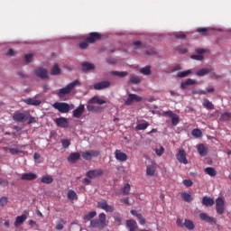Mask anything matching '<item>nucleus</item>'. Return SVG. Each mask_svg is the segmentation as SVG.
<instances>
[{
	"mask_svg": "<svg viewBox=\"0 0 231 231\" xmlns=\"http://www.w3.org/2000/svg\"><path fill=\"white\" fill-rule=\"evenodd\" d=\"M206 174H208V176L214 177L216 176V174H217V172L216 171V169L212 168V167H208L205 170Z\"/></svg>",
	"mask_w": 231,
	"mask_h": 231,
	"instance_id": "c9c22d12",
	"label": "nucleus"
},
{
	"mask_svg": "<svg viewBox=\"0 0 231 231\" xmlns=\"http://www.w3.org/2000/svg\"><path fill=\"white\" fill-rule=\"evenodd\" d=\"M26 219H28V216L26 215H22V216H18L16 217L15 218V221H14V226H21V225H23Z\"/></svg>",
	"mask_w": 231,
	"mask_h": 231,
	"instance_id": "f3484780",
	"label": "nucleus"
},
{
	"mask_svg": "<svg viewBox=\"0 0 231 231\" xmlns=\"http://www.w3.org/2000/svg\"><path fill=\"white\" fill-rule=\"evenodd\" d=\"M143 98L136 94H129L128 98L125 100V106H133V102H142Z\"/></svg>",
	"mask_w": 231,
	"mask_h": 231,
	"instance_id": "39448f33",
	"label": "nucleus"
},
{
	"mask_svg": "<svg viewBox=\"0 0 231 231\" xmlns=\"http://www.w3.org/2000/svg\"><path fill=\"white\" fill-rule=\"evenodd\" d=\"M80 159V153L79 152H71L68 157L69 163H75Z\"/></svg>",
	"mask_w": 231,
	"mask_h": 231,
	"instance_id": "a211bd4d",
	"label": "nucleus"
},
{
	"mask_svg": "<svg viewBox=\"0 0 231 231\" xmlns=\"http://www.w3.org/2000/svg\"><path fill=\"white\" fill-rule=\"evenodd\" d=\"M83 71H89L95 69V65L93 63L86 62L82 64Z\"/></svg>",
	"mask_w": 231,
	"mask_h": 231,
	"instance_id": "72a5a7b5",
	"label": "nucleus"
},
{
	"mask_svg": "<svg viewBox=\"0 0 231 231\" xmlns=\"http://www.w3.org/2000/svg\"><path fill=\"white\" fill-rule=\"evenodd\" d=\"M143 75H151V67L147 66L140 69Z\"/></svg>",
	"mask_w": 231,
	"mask_h": 231,
	"instance_id": "09e8293b",
	"label": "nucleus"
},
{
	"mask_svg": "<svg viewBox=\"0 0 231 231\" xmlns=\"http://www.w3.org/2000/svg\"><path fill=\"white\" fill-rule=\"evenodd\" d=\"M177 226H179L180 228H183V226H185V225L183 224V219L179 218L177 220Z\"/></svg>",
	"mask_w": 231,
	"mask_h": 231,
	"instance_id": "69168bd1",
	"label": "nucleus"
},
{
	"mask_svg": "<svg viewBox=\"0 0 231 231\" xmlns=\"http://www.w3.org/2000/svg\"><path fill=\"white\" fill-rule=\"evenodd\" d=\"M216 210L217 214L223 216L225 214V199L223 197H218L216 201Z\"/></svg>",
	"mask_w": 231,
	"mask_h": 231,
	"instance_id": "f03ea898",
	"label": "nucleus"
},
{
	"mask_svg": "<svg viewBox=\"0 0 231 231\" xmlns=\"http://www.w3.org/2000/svg\"><path fill=\"white\" fill-rule=\"evenodd\" d=\"M194 84H196V80H194L192 79H188L186 80V82H182L180 84V88L181 89H187V86H194Z\"/></svg>",
	"mask_w": 231,
	"mask_h": 231,
	"instance_id": "a878e982",
	"label": "nucleus"
},
{
	"mask_svg": "<svg viewBox=\"0 0 231 231\" xmlns=\"http://www.w3.org/2000/svg\"><path fill=\"white\" fill-rule=\"evenodd\" d=\"M197 151L200 156H207L208 153V148H207L203 143L198 145Z\"/></svg>",
	"mask_w": 231,
	"mask_h": 231,
	"instance_id": "6ab92c4d",
	"label": "nucleus"
},
{
	"mask_svg": "<svg viewBox=\"0 0 231 231\" xmlns=\"http://www.w3.org/2000/svg\"><path fill=\"white\" fill-rule=\"evenodd\" d=\"M199 217L206 223H216V219L212 217H209L207 213H200Z\"/></svg>",
	"mask_w": 231,
	"mask_h": 231,
	"instance_id": "aec40b11",
	"label": "nucleus"
},
{
	"mask_svg": "<svg viewBox=\"0 0 231 231\" xmlns=\"http://www.w3.org/2000/svg\"><path fill=\"white\" fill-rule=\"evenodd\" d=\"M176 39H187V35L183 32H179L175 35Z\"/></svg>",
	"mask_w": 231,
	"mask_h": 231,
	"instance_id": "052dcab7",
	"label": "nucleus"
},
{
	"mask_svg": "<svg viewBox=\"0 0 231 231\" xmlns=\"http://www.w3.org/2000/svg\"><path fill=\"white\" fill-rule=\"evenodd\" d=\"M183 185H185V187H192L193 182L190 180H183Z\"/></svg>",
	"mask_w": 231,
	"mask_h": 231,
	"instance_id": "bf43d9fd",
	"label": "nucleus"
},
{
	"mask_svg": "<svg viewBox=\"0 0 231 231\" xmlns=\"http://www.w3.org/2000/svg\"><path fill=\"white\" fill-rule=\"evenodd\" d=\"M6 203H8V199L6 197H2L0 199L1 207H5V205H6Z\"/></svg>",
	"mask_w": 231,
	"mask_h": 231,
	"instance_id": "5fc2aeb1",
	"label": "nucleus"
},
{
	"mask_svg": "<svg viewBox=\"0 0 231 231\" xmlns=\"http://www.w3.org/2000/svg\"><path fill=\"white\" fill-rule=\"evenodd\" d=\"M55 124L58 127H62L66 129V127H69V121L66 117H59L55 119Z\"/></svg>",
	"mask_w": 231,
	"mask_h": 231,
	"instance_id": "1a4fd4ad",
	"label": "nucleus"
},
{
	"mask_svg": "<svg viewBox=\"0 0 231 231\" xmlns=\"http://www.w3.org/2000/svg\"><path fill=\"white\" fill-rule=\"evenodd\" d=\"M216 203V201L214 200L213 198L210 197H203L202 199V204L205 207H212L214 206V204Z\"/></svg>",
	"mask_w": 231,
	"mask_h": 231,
	"instance_id": "412c9836",
	"label": "nucleus"
},
{
	"mask_svg": "<svg viewBox=\"0 0 231 231\" xmlns=\"http://www.w3.org/2000/svg\"><path fill=\"white\" fill-rule=\"evenodd\" d=\"M190 73H192V70L188 69V70H185V71L179 72L177 74V77H179V79H183L185 77H188V75H190Z\"/></svg>",
	"mask_w": 231,
	"mask_h": 231,
	"instance_id": "58836bf2",
	"label": "nucleus"
},
{
	"mask_svg": "<svg viewBox=\"0 0 231 231\" xmlns=\"http://www.w3.org/2000/svg\"><path fill=\"white\" fill-rule=\"evenodd\" d=\"M88 39L85 41V42H82L80 44H79V48L81 50H86V48H88Z\"/></svg>",
	"mask_w": 231,
	"mask_h": 231,
	"instance_id": "4d7b16f0",
	"label": "nucleus"
},
{
	"mask_svg": "<svg viewBox=\"0 0 231 231\" xmlns=\"http://www.w3.org/2000/svg\"><path fill=\"white\" fill-rule=\"evenodd\" d=\"M112 75H115L116 77H127V72L125 71H123V72H120V71H116V70H114L111 72Z\"/></svg>",
	"mask_w": 231,
	"mask_h": 231,
	"instance_id": "c03bdc74",
	"label": "nucleus"
},
{
	"mask_svg": "<svg viewBox=\"0 0 231 231\" xmlns=\"http://www.w3.org/2000/svg\"><path fill=\"white\" fill-rule=\"evenodd\" d=\"M90 226L92 228H98L100 226V221L98 219H92L90 221Z\"/></svg>",
	"mask_w": 231,
	"mask_h": 231,
	"instance_id": "37998d69",
	"label": "nucleus"
},
{
	"mask_svg": "<svg viewBox=\"0 0 231 231\" xmlns=\"http://www.w3.org/2000/svg\"><path fill=\"white\" fill-rule=\"evenodd\" d=\"M104 174V171L102 169L97 170H90L86 173L87 178L93 180V178H98Z\"/></svg>",
	"mask_w": 231,
	"mask_h": 231,
	"instance_id": "6e6552de",
	"label": "nucleus"
},
{
	"mask_svg": "<svg viewBox=\"0 0 231 231\" xmlns=\"http://www.w3.org/2000/svg\"><path fill=\"white\" fill-rule=\"evenodd\" d=\"M126 226L129 227L130 231H136V228H138V226L136 225V221L133 219L126 221Z\"/></svg>",
	"mask_w": 231,
	"mask_h": 231,
	"instance_id": "393cba45",
	"label": "nucleus"
},
{
	"mask_svg": "<svg viewBox=\"0 0 231 231\" xmlns=\"http://www.w3.org/2000/svg\"><path fill=\"white\" fill-rule=\"evenodd\" d=\"M67 198L69 201H75V199H79V197L77 196V193L73 189H69L68 191Z\"/></svg>",
	"mask_w": 231,
	"mask_h": 231,
	"instance_id": "c85d7f7f",
	"label": "nucleus"
},
{
	"mask_svg": "<svg viewBox=\"0 0 231 231\" xmlns=\"http://www.w3.org/2000/svg\"><path fill=\"white\" fill-rule=\"evenodd\" d=\"M177 160L180 162V163H184V165L189 163V160H187V152H185V150L179 151L177 153Z\"/></svg>",
	"mask_w": 231,
	"mask_h": 231,
	"instance_id": "9d476101",
	"label": "nucleus"
},
{
	"mask_svg": "<svg viewBox=\"0 0 231 231\" xmlns=\"http://www.w3.org/2000/svg\"><path fill=\"white\" fill-rule=\"evenodd\" d=\"M115 158L117 162H127V154L121 150H116Z\"/></svg>",
	"mask_w": 231,
	"mask_h": 231,
	"instance_id": "ddd939ff",
	"label": "nucleus"
},
{
	"mask_svg": "<svg viewBox=\"0 0 231 231\" xmlns=\"http://www.w3.org/2000/svg\"><path fill=\"white\" fill-rule=\"evenodd\" d=\"M97 156H100V152L97 150H90L82 153V158L88 162L92 160V158H97Z\"/></svg>",
	"mask_w": 231,
	"mask_h": 231,
	"instance_id": "20e7f679",
	"label": "nucleus"
},
{
	"mask_svg": "<svg viewBox=\"0 0 231 231\" xmlns=\"http://www.w3.org/2000/svg\"><path fill=\"white\" fill-rule=\"evenodd\" d=\"M64 225H66V221L60 218L56 225V230H62V228H64Z\"/></svg>",
	"mask_w": 231,
	"mask_h": 231,
	"instance_id": "a19ab883",
	"label": "nucleus"
},
{
	"mask_svg": "<svg viewBox=\"0 0 231 231\" xmlns=\"http://www.w3.org/2000/svg\"><path fill=\"white\" fill-rule=\"evenodd\" d=\"M97 208L105 210L106 212H115V208L107 204V200H101L97 202Z\"/></svg>",
	"mask_w": 231,
	"mask_h": 231,
	"instance_id": "0eeeda50",
	"label": "nucleus"
},
{
	"mask_svg": "<svg viewBox=\"0 0 231 231\" xmlns=\"http://www.w3.org/2000/svg\"><path fill=\"white\" fill-rule=\"evenodd\" d=\"M130 82H132V84H140V82H141L140 77H138V76H132L130 78Z\"/></svg>",
	"mask_w": 231,
	"mask_h": 231,
	"instance_id": "de8ad7c7",
	"label": "nucleus"
},
{
	"mask_svg": "<svg viewBox=\"0 0 231 231\" xmlns=\"http://www.w3.org/2000/svg\"><path fill=\"white\" fill-rule=\"evenodd\" d=\"M37 178V174L35 173H23L21 176V180H23V181H32V180H36Z\"/></svg>",
	"mask_w": 231,
	"mask_h": 231,
	"instance_id": "dca6fc26",
	"label": "nucleus"
},
{
	"mask_svg": "<svg viewBox=\"0 0 231 231\" xmlns=\"http://www.w3.org/2000/svg\"><path fill=\"white\" fill-rule=\"evenodd\" d=\"M181 198L183 201H186L187 203H190L192 201V195L190 193L183 192L181 193Z\"/></svg>",
	"mask_w": 231,
	"mask_h": 231,
	"instance_id": "2f4dec72",
	"label": "nucleus"
},
{
	"mask_svg": "<svg viewBox=\"0 0 231 231\" xmlns=\"http://www.w3.org/2000/svg\"><path fill=\"white\" fill-rule=\"evenodd\" d=\"M149 127V123L147 122H144L143 124H138L136 126H135V130L136 131H145V129H147Z\"/></svg>",
	"mask_w": 231,
	"mask_h": 231,
	"instance_id": "f704fd0d",
	"label": "nucleus"
},
{
	"mask_svg": "<svg viewBox=\"0 0 231 231\" xmlns=\"http://www.w3.org/2000/svg\"><path fill=\"white\" fill-rule=\"evenodd\" d=\"M229 118H231V114L228 112H226L221 115V120H225L226 122L228 121Z\"/></svg>",
	"mask_w": 231,
	"mask_h": 231,
	"instance_id": "603ef678",
	"label": "nucleus"
},
{
	"mask_svg": "<svg viewBox=\"0 0 231 231\" xmlns=\"http://www.w3.org/2000/svg\"><path fill=\"white\" fill-rule=\"evenodd\" d=\"M171 124L172 125H178V124H180V116L176 114L171 117Z\"/></svg>",
	"mask_w": 231,
	"mask_h": 231,
	"instance_id": "3c124183",
	"label": "nucleus"
},
{
	"mask_svg": "<svg viewBox=\"0 0 231 231\" xmlns=\"http://www.w3.org/2000/svg\"><path fill=\"white\" fill-rule=\"evenodd\" d=\"M34 73L36 77H39L40 79H48V70L44 68H36Z\"/></svg>",
	"mask_w": 231,
	"mask_h": 231,
	"instance_id": "f8f14e48",
	"label": "nucleus"
},
{
	"mask_svg": "<svg viewBox=\"0 0 231 231\" xmlns=\"http://www.w3.org/2000/svg\"><path fill=\"white\" fill-rule=\"evenodd\" d=\"M155 172H156V166L151 164L146 167L147 176H154Z\"/></svg>",
	"mask_w": 231,
	"mask_h": 231,
	"instance_id": "cd10ccee",
	"label": "nucleus"
},
{
	"mask_svg": "<svg viewBox=\"0 0 231 231\" xmlns=\"http://www.w3.org/2000/svg\"><path fill=\"white\" fill-rule=\"evenodd\" d=\"M164 116H169L170 118H172V116H174L176 114H173L172 111H166L163 113Z\"/></svg>",
	"mask_w": 231,
	"mask_h": 231,
	"instance_id": "680f3d73",
	"label": "nucleus"
},
{
	"mask_svg": "<svg viewBox=\"0 0 231 231\" xmlns=\"http://www.w3.org/2000/svg\"><path fill=\"white\" fill-rule=\"evenodd\" d=\"M51 75H60V68H59V65H54L52 67Z\"/></svg>",
	"mask_w": 231,
	"mask_h": 231,
	"instance_id": "ea45409f",
	"label": "nucleus"
},
{
	"mask_svg": "<svg viewBox=\"0 0 231 231\" xmlns=\"http://www.w3.org/2000/svg\"><path fill=\"white\" fill-rule=\"evenodd\" d=\"M203 106L206 109H214V105L208 99L204 100Z\"/></svg>",
	"mask_w": 231,
	"mask_h": 231,
	"instance_id": "79ce46f5",
	"label": "nucleus"
},
{
	"mask_svg": "<svg viewBox=\"0 0 231 231\" xmlns=\"http://www.w3.org/2000/svg\"><path fill=\"white\" fill-rule=\"evenodd\" d=\"M106 216L105 215V213H100L98 215L97 221H99L101 228H106V226H107V224L106 223Z\"/></svg>",
	"mask_w": 231,
	"mask_h": 231,
	"instance_id": "b1692460",
	"label": "nucleus"
},
{
	"mask_svg": "<svg viewBox=\"0 0 231 231\" xmlns=\"http://www.w3.org/2000/svg\"><path fill=\"white\" fill-rule=\"evenodd\" d=\"M89 104H98V106H102L103 104H106V100L95 96L89 99Z\"/></svg>",
	"mask_w": 231,
	"mask_h": 231,
	"instance_id": "5701e85b",
	"label": "nucleus"
},
{
	"mask_svg": "<svg viewBox=\"0 0 231 231\" xmlns=\"http://www.w3.org/2000/svg\"><path fill=\"white\" fill-rule=\"evenodd\" d=\"M165 152V148L163 146H159L158 148L155 149V154L157 156H162Z\"/></svg>",
	"mask_w": 231,
	"mask_h": 231,
	"instance_id": "a18cd8bd",
	"label": "nucleus"
},
{
	"mask_svg": "<svg viewBox=\"0 0 231 231\" xmlns=\"http://www.w3.org/2000/svg\"><path fill=\"white\" fill-rule=\"evenodd\" d=\"M210 71H212V69H210L209 68H204L197 71L196 75H198V77H205V75H208Z\"/></svg>",
	"mask_w": 231,
	"mask_h": 231,
	"instance_id": "c756f323",
	"label": "nucleus"
},
{
	"mask_svg": "<svg viewBox=\"0 0 231 231\" xmlns=\"http://www.w3.org/2000/svg\"><path fill=\"white\" fill-rule=\"evenodd\" d=\"M197 32L200 33V35H208V28H205V27L199 28L197 29Z\"/></svg>",
	"mask_w": 231,
	"mask_h": 231,
	"instance_id": "49530a36",
	"label": "nucleus"
},
{
	"mask_svg": "<svg viewBox=\"0 0 231 231\" xmlns=\"http://www.w3.org/2000/svg\"><path fill=\"white\" fill-rule=\"evenodd\" d=\"M102 39V34L98 32H91L89 34V37L87 38V42H90L93 44V42H96V41H100Z\"/></svg>",
	"mask_w": 231,
	"mask_h": 231,
	"instance_id": "2eb2a0df",
	"label": "nucleus"
},
{
	"mask_svg": "<svg viewBox=\"0 0 231 231\" xmlns=\"http://www.w3.org/2000/svg\"><path fill=\"white\" fill-rule=\"evenodd\" d=\"M27 118H28V115H26L24 113L15 112L13 115V120L14 122H18L20 124H23V122H26Z\"/></svg>",
	"mask_w": 231,
	"mask_h": 231,
	"instance_id": "423d86ee",
	"label": "nucleus"
},
{
	"mask_svg": "<svg viewBox=\"0 0 231 231\" xmlns=\"http://www.w3.org/2000/svg\"><path fill=\"white\" fill-rule=\"evenodd\" d=\"M111 86V82L109 81H101L98 83L94 84L93 88L97 91H100L102 89H107Z\"/></svg>",
	"mask_w": 231,
	"mask_h": 231,
	"instance_id": "9b49d317",
	"label": "nucleus"
},
{
	"mask_svg": "<svg viewBox=\"0 0 231 231\" xmlns=\"http://www.w3.org/2000/svg\"><path fill=\"white\" fill-rule=\"evenodd\" d=\"M121 192L123 196H129V193L131 192V184L126 183L122 189Z\"/></svg>",
	"mask_w": 231,
	"mask_h": 231,
	"instance_id": "7c9ffc66",
	"label": "nucleus"
},
{
	"mask_svg": "<svg viewBox=\"0 0 231 231\" xmlns=\"http://www.w3.org/2000/svg\"><path fill=\"white\" fill-rule=\"evenodd\" d=\"M191 134L195 138H201V136H203V133L201 132V130H199L198 128L193 129L191 132Z\"/></svg>",
	"mask_w": 231,
	"mask_h": 231,
	"instance_id": "4c0bfd02",
	"label": "nucleus"
},
{
	"mask_svg": "<svg viewBox=\"0 0 231 231\" xmlns=\"http://www.w3.org/2000/svg\"><path fill=\"white\" fill-rule=\"evenodd\" d=\"M61 145H62L63 149H68V147H69V145H71V143L68 139H62Z\"/></svg>",
	"mask_w": 231,
	"mask_h": 231,
	"instance_id": "8fccbe9b",
	"label": "nucleus"
},
{
	"mask_svg": "<svg viewBox=\"0 0 231 231\" xmlns=\"http://www.w3.org/2000/svg\"><path fill=\"white\" fill-rule=\"evenodd\" d=\"M79 80H74L71 83L68 84L65 88L58 90L57 95L59 98H64L66 95H69L73 89H75L76 86H79Z\"/></svg>",
	"mask_w": 231,
	"mask_h": 231,
	"instance_id": "f257e3e1",
	"label": "nucleus"
},
{
	"mask_svg": "<svg viewBox=\"0 0 231 231\" xmlns=\"http://www.w3.org/2000/svg\"><path fill=\"white\" fill-rule=\"evenodd\" d=\"M26 62H32L33 60V54L29 53L24 56Z\"/></svg>",
	"mask_w": 231,
	"mask_h": 231,
	"instance_id": "864d4df0",
	"label": "nucleus"
},
{
	"mask_svg": "<svg viewBox=\"0 0 231 231\" xmlns=\"http://www.w3.org/2000/svg\"><path fill=\"white\" fill-rule=\"evenodd\" d=\"M42 183H45L46 185H50L53 183V177L51 175H44L41 179Z\"/></svg>",
	"mask_w": 231,
	"mask_h": 231,
	"instance_id": "bb28decb",
	"label": "nucleus"
},
{
	"mask_svg": "<svg viewBox=\"0 0 231 231\" xmlns=\"http://www.w3.org/2000/svg\"><path fill=\"white\" fill-rule=\"evenodd\" d=\"M36 123H37V119L33 116H30L29 120L27 122V124H29V125L30 124H36Z\"/></svg>",
	"mask_w": 231,
	"mask_h": 231,
	"instance_id": "0e129e2a",
	"label": "nucleus"
},
{
	"mask_svg": "<svg viewBox=\"0 0 231 231\" xmlns=\"http://www.w3.org/2000/svg\"><path fill=\"white\" fill-rule=\"evenodd\" d=\"M23 102L27 104V106H41V100L32 97L24 99Z\"/></svg>",
	"mask_w": 231,
	"mask_h": 231,
	"instance_id": "4be33fe9",
	"label": "nucleus"
},
{
	"mask_svg": "<svg viewBox=\"0 0 231 231\" xmlns=\"http://www.w3.org/2000/svg\"><path fill=\"white\" fill-rule=\"evenodd\" d=\"M9 152H11L13 155L19 154V150L17 148H9Z\"/></svg>",
	"mask_w": 231,
	"mask_h": 231,
	"instance_id": "e2e57ef3",
	"label": "nucleus"
},
{
	"mask_svg": "<svg viewBox=\"0 0 231 231\" xmlns=\"http://www.w3.org/2000/svg\"><path fill=\"white\" fill-rule=\"evenodd\" d=\"M52 107H54V109H58L60 113H69V110L71 109L69 104L60 102H55L52 105Z\"/></svg>",
	"mask_w": 231,
	"mask_h": 231,
	"instance_id": "7ed1b4c3",
	"label": "nucleus"
},
{
	"mask_svg": "<svg viewBox=\"0 0 231 231\" xmlns=\"http://www.w3.org/2000/svg\"><path fill=\"white\" fill-rule=\"evenodd\" d=\"M191 59H193L194 60H203V55H191Z\"/></svg>",
	"mask_w": 231,
	"mask_h": 231,
	"instance_id": "13d9d810",
	"label": "nucleus"
},
{
	"mask_svg": "<svg viewBox=\"0 0 231 231\" xmlns=\"http://www.w3.org/2000/svg\"><path fill=\"white\" fill-rule=\"evenodd\" d=\"M207 51V50L205 49H196V53H198L199 55H203V53H205Z\"/></svg>",
	"mask_w": 231,
	"mask_h": 231,
	"instance_id": "774afa93",
	"label": "nucleus"
},
{
	"mask_svg": "<svg viewBox=\"0 0 231 231\" xmlns=\"http://www.w3.org/2000/svg\"><path fill=\"white\" fill-rule=\"evenodd\" d=\"M184 226L186 228H188V230H194V228H195L194 222H192L191 220H189V219L185 220Z\"/></svg>",
	"mask_w": 231,
	"mask_h": 231,
	"instance_id": "e433bc0d",
	"label": "nucleus"
},
{
	"mask_svg": "<svg viewBox=\"0 0 231 231\" xmlns=\"http://www.w3.org/2000/svg\"><path fill=\"white\" fill-rule=\"evenodd\" d=\"M86 107L84 105L80 104L72 113V116L74 118H80L84 114Z\"/></svg>",
	"mask_w": 231,
	"mask_h": 231,
	"instance_id": "4468645a",
	"label": "nucleus"
},
{
	"mask_svg": "<svg viewBox=\"0 0 231 231\" xmlns=\"http://www.w3.org/2000/svg\"><path fill=\"white\" fill-rule=\"evenodd\" d=\"M137 219H138L140 225H145V218H143L142 214L137 215Z\"/></svg>",
	"mask_w": 231,
	"mask_h": 231,
	"instance_id": "6e6d98bb",
	"label": "nucleus"
},
{
	"mask_svg": "<svg viewBox=\"0 0 231 231\" xmlns=\"http://www.w3.org/2000/svg\"><path fill=\"white\" fill-rule=\"evenodd\" d=\"M0 185L6 187V185H8V180L0 178Z\"/></svg>",
	"mask_w": 231,
	"mask_h": 231,
	"instance_id": "338daca9",
	"label": "nucleus"
},
{
	"mask_svg": "<svg viewBox=\"0 0 231 231\" xmlns=\"http://www.w3.org/2000/svg\"><path fill=\"white\" fill-rule=\"evenodd\" d=\"M96 216H97V211H90L83 217V219L85 221H91V219H93V217H95Z\"/></svg>",
	"mask_w": 231,
	"mask_h": 231,
	"instance_id": "473e14b6",
	"label": "nucleus"
}]
</instances>
